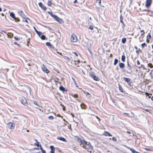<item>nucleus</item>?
I'll use <instances>...</instances> for the list:
<instances>
[{
  "mask_svg": "<svg viewBox=\"0 0 153 153\" xmlns=\"http://www.w3.org/2000/svg\"><path fill=\"white\" fill-rule=\"evenodd\" d=\"M53 18L56 21L59 22L60 24H63L64 23V21L63 20L59 18L57 16L55 15H52Z\"/></svg>",
  "mask_w": 153,
  "mask_h": 153,
  "instance_id": "nucleus-1",
  "label": "nucleus"
},
{
  "mask_svg": "<svg viewBox=\"0 0 153 153\" xmlns=\"http://www.w3.org/2000/svg\"><path fill=\"white\" fill-rule=\"evenodd\" d=\"M70 40L71 42H76L77 41V38L74 34H73L71 36Z\"/></svg>",
  "mask_w": 153,
  "mask_h": 153,
  "instance_id": "nucleus-2",
  "label": "nucleus"
},
{
  "mask_svg": "<svg viewBox=\"0 0 153 153\" xmlns=\"http://www.w3.org/2000/svg\"><path fill=\"white\" fill-rule=\"evenodd\" d=\"M7 126L8 128L10 129H13L14 128L15 126V125L13 123H7Z\"/></svg>",
  "mask_w": 153,
  "mask_h": 153,
  "instance_id": "nucleus-3",
  "label": "nucleus"
},
{
  "mask_svg": "<svg viewBox=\"0 0 153 153\" xmlns=\"http://www.w3.org/2000/svg\"><path fill=\"white\" fill-rule=\"evenodd\" d=\"M152 1L150 0H146V3L145 4V6L147 8H148L152 3Z\"/></svg>",
  "mask_w": 153,
  "mask_h": 153,
  "instance_id": "nucleus-4",
  "label": "nucleus"
},
{
  "mask_svg": "<svg viewBox=\"0 0 153 153\" xmlns=\"http://www.w3.org/2000/svg\"><path fill=\"white\" fill-rule=\"evenodd\" d=\"M42 71L48 73L49 72V71L47 68L44 65H43L42 66Z\"/></svg>",
  "mask_w": 153,
  "mask_h": 153,
  "instance_id": "nucleus-5",
  "label": "nucleus"
},
{
  "mask_svg": "<svg viewBox=\"0 0 153 153\" xmlns=\"http://www.w3.org/2000/svg\"><path fill=\"white\" fill-rule=\"evenodd\" d=\"M18 13L23 18H25L26 17L25 15L23 13L22 10H19L18 11Z\"/></svg>",
  "mask_w": 153,
  "mask_h": 153,
  "instance_id": "nucleus-6",
  "label": "nucleus"
},
{
  "mask_svg": "<svg viewBox=\"0 0 153 153\" xmlns=\"http://www.w3.org/2000/svg\"><path fill=\"white\" fill-rule=\"evenodd\" d=\"M39 5L40 7H41V8L45 10H46L47 9V8L45 7L41 2H40L39 3Z\"/></svg>",
  "mask_w": 153,
  "mask_h": 153,
  "instance_id": "nucleus-7",
  "label": "nucleus"
},
{
  "mask_svg": "<svg viewBox=\"0 0 153 153\" xmlns=\"http://www.w3.org/2000/svg\"><path fill=\"white\" fill-rule=\"evenodd\" d=\"M85 145H87L88 146V148L91 149H92V146H91V145L90 142L86 141V142H85Z\"/></svg>",
  "mask_w": 153,
  "mask_h": 153,
  "instance_id": "nucleus-8",
  "label": "nucleus"
},
{
  "mask_svg": "<svg viewBox=\"0 0 153 153\" xmlns=\"http://www.w3.org/2000/svg\"><path fill=\"white\" fill-rule=\"evenodd\" d=\"M21 103L23 105H26L27 104V102L25 98H23L21 100Z\"/></svg>",
  "mask_w": 153,
  "mask_h": 153,
  "instance_id": "nucleus-9",
  "label": "nucleus"
},
{
  "mask_svg": "<svg viewBox=\"0 0 153 153\" xmlns=\"http://www.w3.org/2000/svg\"><path fill=\"white\" fill-rule=\"evenodd\" d=\"M91 76L95 80L98 81L99 80V79L97 76H96L95 75L93 74H91Z\"/></svg>",
  "mask_w": 153,
  "mask_h": 153,
  "instance_id": "nucleus-10",
  "label": "nucleus"
},
{
  "mask_svg": "<svg viewBox=\"0 0 153 153\" xmlns=\"http://www.w3.org/2000/svg\"><path fill=\"white\" fill-rule=\"evenodd\" d=\"M57 139L58 140H62L65 142H66L67 140L65 138L62 137H58L57 138Z\"/></svg>",
  "mask_w": 153,
  "mask_h": 153,
  "instance_id": "nucleus-11",
  "label": "nucleus"
},
{
  "mask_svg": "<svg viewBox=\"0 0 153 153\" xmlns=\"http://www.w3.org/2000/svg\"><path fill=\"white\" fill-rule=\"evenodd\" d=\"M50 148L51 149V153H54L55 148L53 146H50Z\"/></svg>",
  "mask_w": 153,
  "mask_h": 153,
  "instance_id": "nucleus-12",
  "label": "nucleus"
},
{
  "mask_svg": "<svg viewBox=\"0 0 153 153\" xmlns=\"http://www.w3.org/2000/svg\"><path fill=\"white\" fill-rule=\"evenodd\" d=\"M10 16L13 19H15L16 21H17L16 20V18L15 17V15L13 13H11L10 14Z\"/></svg>",
  "mask_w": 153,
  "mask_h": 153,
  "instance_id": "nucleus-13",
  "label": "nucleus"
},
{
  "mask_svg": "<svg viewBox=\"0 0 153 153\" xmlns=\"http://www.w3.org/2000/svg\"><path fill=\"white\" fill-rule=\"evenodd\" d=\"M123 79L125 81L127 82V83H128L129 82H130V81H131V79L129 78L123 77Z\"/></svg>",
  "mask_w": 153,
  "mask_h": 153,
  "instance_id": "nucleus-14",
  "label": "nucleus"
},
{
  "mask_svg": "<svg viewBox=\"0 0 153 153\" xmlns=\"http://www.w3.org/2000/svg\"><path fill=\"white\" fill-rule=\"evenodd\" d=\"M79 141H80V143H81L82 144H83V145H85V142H86V141H85L83 139L82 140H80ZM83 147L85 149H86V148H85V146L84 145H83Z\"/></svg>",
  "mask_w": 153,
  "mask_h": 153,
  "instance_id": "nucleus-15",
  "label": "nucleus"
},
{
  "mask_svg": "<svg viewBox=\"0 0 153 153\" xmlns=\"http://www.w3.org/2000/svg\"><path fill=\"white\" fill-rule=\"evenodd\" d=\"M105 136H112V135L108 132L107 131H105L104 132L103 134Z\"/></svg>",
  "mask_w": 153,
  "mask_h": 153,
  "instance_id": "nucleus-16",
  "label": "nucleus"
},
{
  "mask_svg": "<svg viewBox=\"0 0 153 153\" xmlns=\"http://www.w3.org/2000/svg\"><path fill=\"white\" fill-rule=\"evenodd\" d=\"M120 67L121 68H123L124 67V64L122 63H120L119 64V65Z\"/></svg>",
  "mask_w": 153,
  "mask_h": 153,
  "instance_id": "nucleus-17",
  "label": "nucleus"
},
{
  "mask_svg": "<svg viewBox=\"0 0 153 153\" xmlns=\"http://www.w3.org/2000/svg\"><path fill=\"white\" fill-rule=\"evenodd\" d=\"M130 150L132 152V153H140V152H139L136 151L134 149H131V148L130 149Z\"/></svg>",
  "mask_w": 153,
  "mask_h": 153,
  "instance_id": "nucleus-18",
  "label": "nucleus"
},
{
  "mask_svg": "<svg viewBox=\"0 0 153 153\" xmlns=\"http://www.w3.org/2000/svg\"><path fill=\"white\" fill-rule=\"evenodd\" d=\"M80 106L82 109H84L85 108L86 106L84 104L82 103L80 105Z\"/></svg>",
  "mask_w": 153,
  "mask_h": 153,
  "instance_id": "nucleus-19",
  "label": "nucleus"
},
{
  "mask_svg": "<svg viewBox=\"0 0 153 153\" xmlns=\"http://www.w3.org/2000/svg\"><path fill=\"white\" fill-rule=\"evenodd\" d=\"M125 58L126 57L124 55H123L121 57V60L123 62H125Z\"/></svg>",
  "mask_w": 153,
  "mask_h": 153,
  "instance_id": "nucleus-20",
  "label": "nucleus"
},
{
  "mask_svg": "<svg viewBox=\"0 0 153 153\" xmlns=\"http://www.w3.org/2000/svg\"><path fill=\"white\" fill-rule=\"evenodd\" d=\"M119 89L121 92H123V89L122 88L120 85L119 84Z\"/></svg>",
  "mask_w": 153,
  "mask_h": 153,
  "instance_id": "nucleus-21",
  "label": "nucleus"
},
{
  "mask_svg": "<svg viewBox=\"0 0 153 153\" xmlns=\"http://www.w3.org/2000/svg\"><path fill=\"white\" fill-rule=\"evenodd\" d=\"M59 89L63 91H65V88L62 86H61L59 87Z\"/></svg>",
  "mask_w": 153,
  "mask_h": 153,
  "instance_id": "nucleus-22",
  "label": "nucleus"
},
{
  "mask_svg": "<svg viewBox=\"0 0 153 153\" xmlns=\"http://www.w3.org/2000/svg\"><path fill=\"white\" fill-rule=\"evenodd\" d=\"M118 62V60L117 59H115L114 60V65H115Z\"/></svg>",
  "mask_w": 153,
  "mask_h": 153,
  "instance_id": "nucleus-23",
  "label": "nucleus"
},
{
  "mask_svg": "<svg viewBox=\"0 0 153 153\" xmlns=\"http://www.w3.org/2000/svg\"><path fill=\"white\" fill-rule=\"evenodd\" d=\"M46 45L47 46H49V47H52V45L49 42H47L46 43Z\"/></svg>",
  "mask_w": 153,
  "mask_h": 153,
  "instance_id": "nucleus-24",
  "label": "nucleus"
},
{
  "mask_svg": "<svg viewBox=\"0 0 153 153\" xmlns=\"http://www.w3.org/2000/svg\"><path fill=\"white\" fill-rule=\"evenodd\" d=\"M52 2L51 1H49L48 2L47 5L49 6H51L52 5Z\"/></svg>",
  "mask_w": 153,
  "mask_h": 153,
  "instance_id": "nucleus-25",
  "label": "nucleus"
},
{
  "mask_svg": "<svg viewBox=\"0 0 153 153\" xmlns=\"http://www.w3.org/2000/svg\"><path fill=\"white\" fill-rule=\"evenodd\" d=\"M40 37L42 40H44L45 39L46 37L45 35H42Z\"/></svg>",
  "mask_w": 153,
  "mask_h": 153,
  "instance_id": "nucleus-26",
  "label": "nucleus"
},
{
  "mask_svg": "<svg viewBox=\"0 0 153 153\" xmlns=\"http://www.w3.org/2000/svg\"><path fill=\"white\" fill-rule=\"evenodd\" d=\"M64 58L65 59L67 60V61L69 62V61L70 60V58H69L67 56H65L64 57Z\"/></svg>",
  "mask_w": 153,
  "mask_h": 153,
  "instance_id": "nucleus-27",
  "label": "nucleus"
},
{
  "mask_svg": "<svg viewBox=\"0 0 153 153\" xmlns=\"http://www.w3.org/2000/svg\"><path fill=\"white\" fill-rule=\"evenodd\" d=\"M27 19H26V17H25V18H23V19L22 21L24 22H26L27 23L28 22V21Z\"/></svg>",
  "mask_w": 153,
  "mask_h": 153,
  "instance_id": "nucleus-28",
  "label": "nucleus"
},
{
  "mask_svg": "<svg viewBox=\"0 0 153 153\" xmlns=\"http://www.w3.org/2000/svg\"><path fill=\"white\" fill-rule=\"evenodd\" d=\"M126 41V39L124 38L122 39V42L123 43H125Z\"/></svg>",
  "mask_w": 153,
  "mask_h": 153,
  "instance_id": "nucleus-29",
  "label": "nucleus"
},
{
  "mask_svg": "<svg viewBox=\"0 0 153 153\" xmlns=\"http://www.w3.org/2000/svg\"><path fill=\"white\" fill-rule=\"evenodd\" d=\"M123 19L122 17V16H121L120 17V22L123 25H124V22H123Z\"/></svg>",
  "mask_w": 153,
  "mask_h": 153,
  "instance_id": "nucleus-30",
  "label": "nucleus"
},
{
  "mask_svg": "<svg viewBox=\"0 0 153 153\" xmlns=\"http://www.w3.org/2000/svg\"><path fill=\"white\" fill-rule=\"evenodd\" d=\"M33 103H34V104L36 105L37 106H38V107H41V108H42V107H41L39 105V104H37V102H34Z\"/></svg>",
  "mask_w": 153,
  "mask_h": 153,
  "instance_id": "nucleus-31",
  "label": "nucleus"
},
{
  "mask_svg": "<svg viewBox=\"0 0 153 153\" xmlns=\"http://www.w3.org/2000/svg\"><path fill=\"white\" fill-rule=\"evenodd\" d=\"M151 76L153 78V70H152L150 73Z\"/></svg>",
  "mask_w": 153,
  "mask_h": 153,
  "instance_id": "nucleus-32",
  "label": "nucleus"
},
{
  "mask_svg": "<svg viewBox=\"0 0 153 153\" xmlns=\"http://www.w3.org/2000/svg\"><path fill=\"white\" fill-rule=\"evenodd\" d=\"M44 27H45L47 28L48 29V30L50 31H51V30H52V29L51 28L49 27H47V26H45Z\"/></svg>",
  "mask_w": 153,
  "mask_h": 153,
  "instance_id": "nucleus-33",
  "label": "nucleus"
},
{
  "mask_svg": "<svg viewBox=\"0 0 153 153\" xmlns=\"http://www.w3.org/2000/svg\"><path fill=\"white\" fill-rule=\"evenodd\" d=\"M147 38L148 39H150L151 38V36L149 34L147 36Z\"/></svg>",
  "mask_w": 153,
  "mask_h": 153,
  "instance_id": "nucleus-34",
  "label": "nucleus"
},
{
  "mask_svg": "<svg viewBox=\"0 0 153 153\" xmlns=\"http://www.w3.org/2000/svg\"><path fill=\"white\" fill-rule=\"evenodd\" d=\"M37 33L40 37H41V36L42 35L41 33L39 31Z\"/></svg>",
  "mask_w": 153,
  "mask_h": 153,
  "instance_id": "nucleus-35",
  "label": "nucleus"
},
{
  "mask_svg": "<svg viewBox=\"0 0 153 153\" xmlns=\"http://www.w3.org/2000/svg\"><path fill=\"white\" fill-rule=\"evenodd\" d=\"M146 45L145 43H144L143 44H142L141 45V47L143 48L144 46H146Z\"/></svg>",
  "mask_w": 153,
  "mask_h": 153,
  "instance_id": "nucleus-36",
  "label": "nucleus"
},
{
  "mask_svg": "<svg viewBox=\"0 0 153 153\" xmlns=\"http://www.w3.org/2000/svg\"><path fill=\"white\" fill-rule=\"evenodd\" d=\"M48 118L50 119L53 120V117L52 116H50L48 117Z\"/></svg>",
  "mask_w": 153,
  "mask_h": 153,
  "instance_id": "nucleus-37",
  "label": "nucleus"
},
{
  "mask_svg": "<svg viewBox=\"0 0 153 153\" xmlns=\"http://www.w3.org/2000/svg\"><path fill=\"white\" fill-rule=\"evenodd\" d=\"M72 79L73 80V82H74V83H75V85H76H76L77 83L76 82L75 80V79L74 78L72 77Z\"/></svg>",
  "mask_w": 153,
  "mask_h": 153,
  "instance_id": "nucleus-38",
  "label": "nucleus"
},
{
  "mask_svg": "<svg viewBox=\"0 0 153 153\" xmlns=\"http://www.w3.org/2000/svg\"><path fill=\"white\" fill-rule=\"evenodd\" d=\"M127 69L130 71H131V66H127Z\"/></svg>",
  "mask_w": 153,
  "mask_h": 153,
  "instance_id": "nucleus-39",
  "label": "nucleus"
},
{
  "mask_svg": "<svg viewBox=\"0 0 153 153\" xmlns=\"http://www.w3.org/2000/svg\"><path fill=\"white\" fill-rule=\"evenodd\" d=\"M148 65L149 67H150L151 68H152L153 67L152 65L151 64H148Z\"/></svg>",
  "mask_w": 153,
  "mask_h": 153,
  "instance_id": "nucleus-40",
  "label": "nucleus"
},
{
  "mask_svg": "<svg viewBox=\"0 0 153 153\" xmlns=\"http://www.w3.org/2000/svg\"><path fill=\"white\" fill-rule=\"evenodd\" d=\"M89 29L91 30H93L94 29V27L92 26H89Z\"/></svg>",
  "mask_w": 153,
  "mask_h": 153,
  "instance_id": "nucleus-41",
  "label": "nucleus"
},
{
  "mask_svg": "<svg viewBox=\"0 0 153 153\" xmlns=\"http://www.w3.org/2000/svg\"><path fill=\"white\" fill-rule=\"evenodd\" d=\"M112 139L114 141H117V139L115 137H113Z\"/></svg>",
  "mask_w": 153,
  "mask_h": 153,
  "instance_id": "nucleus-42",
  "label": "nucleus"
},
{
  "mask_svg": "<svg viewBox=\"0 0 153 153\" xmlns=\"http://www.w3.org/2000/svg\"><path fill=\"white\" fill-rule=\"evenodd\" d=\"M48 13L53 17V16L52 15H54L53 13H51V12H48Z\"/></svg>",
  "mask_w": 153,
  "mask_h": 153,
  "instance_id": "nucleus-43",
  "label": "nucleus"
},
{
  "mask_svg": "<svg viewBox=\"0 0 153 153\" xmlns=\"http://www.w3.org/2000/svg\"><path fill=\"white\" fill-rule=\"evenodd\" d=\"M38 143H39L38 142H37V143H35V145H36V146H37L38 147L40 146H39V144H38Z\"/></svg>",
  "mask_w": 153,
  "mask_h": 153,
  "instance_id": "nucleus-44",
  "label": "nucleus"
},
{
  "mask_svg": "<svg viewBox=\"0 0 153 153\" xmlns=\"http://www.w3.org/2000/svg\"><path fill=\"white\" fill-rule=\"evenodd\" d=\"M75 62H76L75 64L76 65L77 64H78V63L79 62V60H78L77 61H75Z\"/></svg>",
  "mask_w": 153,
  "mask_h": 153,
  "instance_id": "nucleus-45",
  "label": "nucleus"
},
{
  "mask_svg": "<svg viewBox=\"0 0 153 153\" xmlns=\"http://www.w3.org/2000/svg\"><path fill=\"white\" fill-rule=\"evenodd\" d=\"M137 65H139L140 64V62L138 60H137Z\"/></svg>",
  "mask_w": 153,
  "mask_h": 153,
  "instance_id": "nucleus-46",
  "label": "nucleus"
},
{
  "mask_svg": "<svg viewBox=\"0 0 153 153\" xmlns=\"http://www.w3.org/2000/svg\"><path fill=\"white\" fill-rule=\"evenodd\" d=\"M14 39L16 40H19V39L18 37H15Z\"/></svg>",
  "mask_w": 153,
  "mask_h": 153,
  "instance_id": "nucleus-47",
  "label": "nucleus"
},
{
  "mask_svg": "<svg viewBox=\"0 0 153 153\" xmlns=\"http://www.w3.org/2000/svg\"><path fill=\"white\" fill-rule=\"evenodd\" d=\"M74 97L75 98H77L78 97V95L77 94L74 95Z\"/></svg>",
  "mask_w": 153,
  "mask_h": 153,
  "instance_id": "nucleus-48",
  "label": "nucleus"
},
{
  "mask_svg": "<svg viewBox=\"0 0 153 153\" xmlns=\"http://www.w3.org/2000/svg\"><path fill=\"white\" fill-rule=\"evenodd\" d=\"M145 149L147 150V151H151V149H147V148H146Z\"/></svg>",
  "mask_w": 153,
  "mask_h": 153,
  "instance_id": "nucleus-49",
  "label": "nucleus"
},
{
  "mask_svg": "<svg viewBox=\"0 0 153 153\" xmlns=\"http://www.w3.org/2000/svg\"><path fill=\"white\" fill-rule=\"evenodd\" d=\"M40 149H41V150H42H42H43V149H42V146H41V145H40Z\"/></svg>",
  "mask_w": 153,
  "mask_h": 153,
  "instance_id": "nucleus-50",
  "label": "nucleus"
},
{
  "mask_svg": "<svg viewBox=\"0 0 153 153\" xmlns=\"http://www.w3.org/2000/svg\"><path fill=\"white\" fill-rule=\"evenodd\" d=\"M76 139H77V140H80V138L79 137H76Z\"/></svg>",
  "mask_w": 153,
  "mask_h": 153,
  "instance_id": "nucleus-51",
  "label": "nucleus"
},
{
  "mask_svg": "<svg viewBox=\"0 0 153 153\" xmlns=\"http://www.w3.org/2000/svg\"><path fill=\"white\" fill-rule=\"evenodd\" d=\"M74 54L76 56H78V54H77V53L76 52H74Z\"/></svg>",
  "mask_w": 153,
  "mask_h": 153,
  "instance_id": "nucleus-52",
  "label": "nucleus"
},
{
  "mask_svg": "<svg viewBox=\"0 0 153 153\" xmlns=\"http://www.w3.org/2000/svg\"><path fill=\"white\" fill-rule=\"evenodd\" d=\"M144 33H142L141 34L140 37H143V34H144Z\"/></svg>",
  "mask_w": 153,
  "mask_h": 153,
  "instance_id": "nucleus-53",
  "label": "nucleus"
},
{
  "mask_svg": "<svg viewBox=\"0 0 153 153\" xmlns=\"http://www.w3.org/2000/svg\"><path fill=\"white\" fill-rule=\"evenodd\" d=\"M42 153H46L45 151L44 150H42Z\"/></svg>",
  "mask_w": 153,
  "mask_h": 153,
  "instance_id": "nucleus-54",
  "label": "nucleus"
},
{
  "mask_svg": "<svg viewBox=\"0 0 153 153\" xmlns=\"http://www.w3.org/2000/svg\"><path fill=\"white\" fill-rule=\"evenodd\" d=\"M90 95V94L88 92H87L86 94V95L87 96V95Z\"/></svg>",
  "mask_w": 153,
  "mask_h": 153,
  "instance_id": "nucleus-55",
  "label": "nucleus"
},
{
  "mask_svg": "<svg viewBox=\"0 0 153 153\" xmlns=\"http://www.w3.org/2000/svg\"><path fill=\"white\" fill-rule=\"evenodd\" d=\"M77 1L76 0H75L74 1V3H76Z\"/></svg>",
  "mask_w": 153,
  "mask_h": 153,
  "instance_id": "nucleus-56",
  "label": "nucleus"
},
{
  "mask_svg": "<svg viewBox=\"0 0 153 153\" xmlns=\"http://www.w3.org/2000/svg\"><path fill=\"white\" fill-rule=\"evenodd\" d=\"M35 108H37V109H39L40 111L41 110V109H40L39 108H38L37 107H36Z\"/></svg>",
  "mask_w": 153,
  "mask_h": 153,
  "instance_id": "nucleus-57",
  "label": "nucleus"
},
{
  "mask_svg": "<svg viewBox=\"0 0 153 153\" xmlns=\"http://www.w3.org/2000/svg\"><path fill=\"white\" fill-rule=\"evenodd\" d=\"M127 66H130V65H129V63H128V62H127Z\"/></svg>",
  "mask_w": 153,
  "mask_h": 153,
  "instance_id": "nucleus-58",
  "label": "nucleus"
},
{
  "mask_svg": "<svg viewBox=\"0 0 153 153\" xmlns=\"http://www.w3.org/2000/svg\"><path fill=\"white\" fill-rule=\"evenodd\" d=\"M34 29L36 31V33H37V32H39V31H37L36 29V28L34 27Z\"/></svg>",
  "mask_w": 153,
  "mask_h": 153,
  "instance_id": "nucleus-59",
  "label": "nucleus"
},
{
  "mask_svg": "<svg viewBox=\"0 0 153 153\" xmlns=\"http://www.w3.org/2000/svg\"><path fill=\"white\" fill-rule=\"evenodd\" d=\"M126 73H128V74H130V73H129V72H128V71H125Z\"/></svg>",
  "mask_w": 153,
  "mask_h": 153,
  "instance_id": "nucleus-60",
  "label": "nucleus"
},
{
  "mask_svg": "<svg viewBox=\"0 0 153 153\" xmlns=\"http://www.w3.org/2000/svg\"><path fill=\"white\" fill-rule=\"evenodd\" d=\"M101 3V0H100L99 1V2H98V3H99V4H100Z\"/></svg>",
  "mask_w": 153,
  "mask_h": 153,
  "instance_id": "nucleus-61",
  "label": "nucleus"
},
{
  "mask_svg": "<svg viewBox=\"0 0 153 153\" xmlns=\"http://www.w3.org/2000/svg\"><path fill=\"white\" fill-rule=\"evenodd\" d=\"M2 32H3L4 33H6V34H7V32H6V31H1Z\"/></svg>",
  "mask_w": 153,
  "mask_h": 153,
  "instance_id": "nucleus-62",
  "label": "nucleus"
},
{
  "mask_svg": "<svg viewBox=\"0 0 153 153\" xmlns=\"http://www.w3.org/2000/svg\"><path fill=\"white\" fill-rule=\"evenodd\" d=\"M127 132L128 134H131L130 132H129V131H127Z\"/></svg>",
  "mask_w": 153,
  "mask_h": 153,
  "instance_id": "nucleus-63",
  "label": "nucleus"
},
{
  "mask_svg": "<svg viewBox=\"0 0 153 153\" xmlns=\"http://www.w3.org/2000/svg\"><path fill=\"white\" fill-rule=\"evenodd\" d=\"M151 100L153 101V96L151 97Z\"/></svg>",
  "mask_w": 153,
  "mask_h": 153,
  "instance_id": "nucleus-64",
  "label": "nucleus"
}]
</instances>
